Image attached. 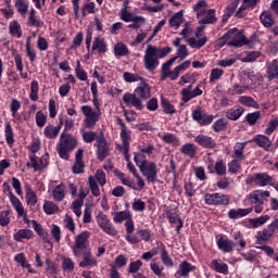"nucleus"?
Returning a JSON list of instances; mask_svg holds the SVG:
<instances>
[{"instance_id": "nucleus-1", "label": "nucleus", "mask_w": 278, "mask_h": 278, "mask_svg": "<svg viewBox=\"0 0 278 278\" xmlns=\"http://www.w3.org/2000/svg\"><path fill=\"white\" fill-rule=\"evenodd\" d=\"M116 124L119 125L121 127V132H119V137L122 140V144L117 143L116 144V149H118V151H122V153H124V157L126 160L127 163V168L128 170H130L134 175V177L138 176V169H136V166H134V163H131V161H129V142H131V130H129V128H127V125H125L123 123V119L121 117H116Z\"/></svg>"}, {"instance_id": "nucleus-2", "label": "nucleus", "mask_w": 278, "mask_h": 278, "mask_svg": "<svg viewBox=\"0 0 278 278\" xmlns=\"http://www.w3.org/2000/svg\"><path fill=\"white\" fill-rule=\"evenodd\" d=\"M173 51L170 47L157 49V47L148 45L143 56L146 71L153 73L160 66V59L166 58Z\"/></svg>"}, {"instance_id": "nucleus-3", "label": "nucleus", "mask_w": 278, "mask_h": 278, "mask_svg": "<svg viewBox=\"0 0 278 278\" xmlns=\"http://www.w3.org/2000/svg\"><path fill=\"white\" fill-rule=\"evenodd\" d=\"M77 147V138L68 132H61L59 142L56 144V151L61 160H70L71 152L75 151Z\"/></svg>"}, {"instance_id": "nucleus-4", "label": "nucleus", "mask_w": 278, "mask_h": 278, "mask_svg": "<svg viewBox=\"0 0 278 278\" xmlns=\"http://www.w3.org/2000/svg\"><path fill=\"white\" fill-rule=\"evenodd\" d=\"M225 45H228V47H235L236 49L240 47H244V45L249 43V40L238 28H232L228 30L222 39Z\"/></svg>"}, {"instance_id": "nucleus-5", "label": "nucleus", "mask_w": 278, "mask_h": 278, "mask_svg": "<svg viewBox=\"0 0 278 278\" xmlns=\"http://www.w3.org/2000/svg\"><path fill=\"white\" fill-rule=\"evenodd\" d=\"M3 188H4L3 192L4 194H7V197H9L10 202L12 203V206L17 213V216H21L24 223L26 225H29L30 223L29 217H27V213L25 212V207L23 206V203L21 202V200H18V198L14 195V193L12 192V188L9 185L3 184Z\"/></svg>"}, {"instance_id": "nucleus-6", "label": "nucleus", "mask_w": 278, "mask_h": 278, "mask_svg": "<svg viewBox=\"0 0 278 278\" xmlns=\"http://www.w3.org/2000/svg\"><path fill=\"white\" fill-rule=\"evenodd\" d=\"M80 111L85 116L83 123L86 129H94L97 123H99V119L101 118V112L94 111L90 105H83Z\"/></svg>"}, {"instance_id": "nucleus-7", "label": "nucleus", "mask_w": 278, "mask_h": 278, "mask_svg": "<svg viewBox=\"0 0 278 278\" xmlns=\"http://www.w3.org/2000/svg\"><path fill=\"white\" fill-rule=\"evenodd\" d=\"M105 184H108V180L105 179V172L102 169H98L94 176L88 177V186L93 197H101V189H99V186H105Z\"/></svg>"}, {"instance_id": "nucleus-8", "label": "nucleus", "mask_w": 278, "mask_h": 278, "mask_svg": "<svg viewBox=\"0 0 278 278\" xmlns=\"http://www.w3.org/2000/svg\"><path fill=\"white\" fill-rule=\"evenodd\" d=\"M204 203L206 205H227L229 203V195L223 193H206L204 195Z\"/></svg>"}, {"instance_id": "nucleus-9", "label": "nucleus", "mask_w": 278, "mask_h": 278, "mask_svg": "<svg viewBox=\"0 0 278 278\" xmlns=\"http://www.w3.org/2000/svg\"><path fill=\"white\" fill-rule=\"evenodd\" d=\"M97 223L104 233H108L109 236H116V233H118L116 228H114V225H112V222L108 218V215L103 213L98 214Z\"/></svg>"}, {"instance_id": "nucleus-10", "label": "nucleus", "mask_w": 278, "mask_h": 278, "mask_svg": "<svg viewBox=\"0 0 278 278\" xmlns=\"http://www.w3.org/2000/svg\"><path fill=\"white\" fill-rule=\"evenodd\" d=\"M141 174L146 177L148 184H155L157 181V164L149 162L140 169Z\"/></svg>"}, {"instance_id": "nucleus-11", "label": "nucleus", "mask_w": 278, "mask_h": 278, "mask_svg": "<svg viewBox=\"0 0 278 278\" xmlns=\"http://www.w3.org/2000/svg\"><path fill=\"white\" fill-rule=\"evenodd\" d=\"M125 228H126V235H125V240L129 244H140L142 242V239L140 238V235L136 231V225H134V220H129L125 223Z\"/></svg>"}, {"instance_id": "nucleus-12", "label": "nucleus", "mask_w": 278, "mask_h": 278, "mask_svg": "<svg viewBox=\"0 0 278 278\" xmlns=\"http://www.w3.org/2000/svg\"><path fill=\"white\" fill-rule=\"evenodd\" d=\"M123 101L127 108H136V110H144V104H142V100L135 92H126L123 96Z\"/></svg>"}, {"instance_id": "nucleus-13", "label": "nucleus", "mask_w": 278, "mask_h": 278, "mask_svg": "<svg viewBox=\"0 0 278 278\" xmlns=\"http://www.w3.org/2000/svg\"><path fill=\"white\" fill-rule=\"evenodd\" d=\"M270 197V191L255 190L249 194L252 205H264V201Z\"/></svg>"}, {"instance_id": "nucleus-14", "label": "nucleus", "mask_w": 278, "mask_h": 278, "mask_svg": "<svg viewBox=\"0 0 278 278\" xmlns=\"http://www.w3.org/2000/svg\"><path fill=\"white\" fill-rule=\"evenodd\" d=\"M84 168H86V164L84 163V149H78L75 154V162L72 166V172L74 175H81V173H84Z\"/></svg>"}, {"instance_id": "nucleus-15", "label": "nucleus", "mask_w": 278, "mask_h": 278, "mask_svg": "<svg viewBox=\"0 0 278 278\" xmlns=\"http://www.w3.org/2000/svg\"><path fill=\"white\" fill-rule=\"evenodd\" d=\"M252 181L255 186L264 188L266 186H273V177L267 173H256L253 175Z\"/></svg>"}, {"instance_id": "nucleus-16", "label": "nucleus", "mask_w": 278, "mask_h": 278, "mask_svg": "<svg viewBox=\"0 0 278 278\" xmlns=\"http://www.w3.org/2000/svg\"><path fill=\"white\" fill-rule=\"evenodd\" d=\"M194 142L202 147V149H216V140L204 134L195 136Z\"/></svg>"}, {"instance_id": "nucleus-17", "label": "nucleus", "mask_w": 278, "mask_h": 278, "mask_svg": "<svg viewBox=\"0 0 278 278\" xmlns=\"http://www.w3.org/2000/svg\"><path fill=\"white\" fill-rule=\"evenodd\" d=\"M94 147H97L98 160L103 162V160L110 155V147H108V141H105V139H98Z\"/></svg>"}, {"instance_id": "nucleus-18", "label": "nucleus", "mask_w": 278, "mask_h": 278, "mask_svg": "<svg viewBox=\"0 0 278 278\" xmlns=\"http://www.w3.org/2000/svg\"><path fill=\"white\" fill-rule=\"evenodd\" d=\"M166 218L169 220L170 225H177L176 226V232L181 233V228L184 227V222L181 218H179V215H177V210H169L166 212Z\"/></svg>"}, {"instance_id": "nucleus-19", "label": "nucleus", "mask_w": 278, "mask_h": 278, "mask_svg": "<svg viewBox=\"0 0 278 278\" xmlns=\"http://www.w3.org/2000/svg\"><path fill=\"white\" fill-rule=\"evenodd\" d=\"M134 93L137 94L140 101H147V99H151V87L147 83H141Z\"/></svg>"}, {"instance_id": "nucleus-20", "label": "nucleus", "mask_w": 278, "mask_h": 278, "mask_svg": "<svg viewBox=\"0 0 278 278\" xmlns=\"http://www.w3.org/2000/svg\"><path fill=\"white\" fill-rule=\"evenodd\" d=\"M194 270H197L195 266L191 265L188 261H182L178 266L176 275L187 278L189 277L190 273H194Z\"/></svg>"}, {"instance_id": "nucleus-21", "label": "nucleus", "mask_w": 278, "mask_h": 278, "mask_svg": "<svg viewBox=\"0 0 278 278\" xmlns=\"http://www.w3.org/2000/svg\"><path fill=\"white\" fill-rule=\"evenodd\" d=\"M66 198V185L60 184L52 189V199L55 203H62Z\"/></svg>"}, {"instance_id": "nucleus-22", "label": "nucleus", "mask_w": 278, "mask_h": 278, "mask_svg": "<svg viewBox=\"0 0 278 278\" xmlns=\"http://www.w3.org/2000/svg\"><path fill=\"white\" fill-rule=\"evenodd\" d=\"M204 17L199 22L200 25H216L218 17H216V10L208 9L205 11Z\"/></svg>"}, {"instance_id": "nucleus-23", "label": "nucleus", "mask_w": 278, "mask_h": 278, "mask_svg": "<svg viewBox=\"0 0 278 278\" xmlns=\"http://www.w3.org/2000/svg\"><path fill=\"white\" fill-rule=\"evenodd\" d=\"M274 236L268 228H263L256 233V244H268Z\"/></svg>"}, {"instance_id": "nucleus-24", "label": "nucleus", "mask_w": 278, "mask_h": 278, "mask_svg": "<svg viewBox=\"0 0 278 278\" xmlns=\"http://www.w3.org/2000/svg\"><path fill=\"white\" fill-rule=\"evenodd\" d=\"M253 212V208H231L228 212V218L230 220H238V218H244V216H249Z\"/></svg>"}, {"instance_id": "nucleus-25", "label": "nucleus", "mask_w": 278, "mask_h": 278, "mask_svg": "<svg viewBox=\"0 0 278 278\" xmlns=\"http://www.w3.org/2000/svg\"><path fill=\"white\" fill-rule=\"evenodd\" d=\"M210 268L220 275H229V265L227 263H219L216 258L211 261Z\"/></svg>"}, {"instance_id": "nucleus-26", "label": "nucleus", "mask_w": 278, "mask_h": 278, "mask_svg": "<svg viewBox=\"0 0 278 278\" xmlns=\"http://www.w3.org/2000/svg\"><path fill=\"white\" fill-rule=\"evenodd\" d=\"M25 191H26V195H25L26 205H28L29 207L36 206V203H38V195L34 191V189H31V186L26 185Z\"/></svg>"}, {"instance_id": "nucleus-27", "label": "nucleus", "mask_w": 278, "mask_h": 278, "mask_svg": "<svg viewBox=\"0 0 278 278\" xmlns=\"http://www.w3.org/2000/svg\"><path fill=\"white\" fill-rule=\"evenodd\" d=\"M244 114V108L237 105L226 112L228 121H238Z\"/></svg>"}, {"instance_id": "nucleus-28", "label": "nucleus", "mask_w": 278, "mask_h": 278, "mask_svg": "<svg viewBox=\"0 0 278 278\" xmlns=\"http://www.w3.org/2000/svg\"><path fill=\"white\" fill-rule=\"evenodd\" d=\"M14 262L20 264V266L22 268H27V270H28V273H30V275H36V269L31 268V264H29V262H27L25 254H23V253L16 254L14 256Z\"/></svg>"}, {"instance_id": "nucleus-29", "label": "nucleus", "mask_w": 278, "mask_h": 278, "mask_svg": "<svg viewBox=\"0 0 278 278\" xmlns=\"http://www.w3.org/2000/svg\"><path fill=\"white\" fill-rule=\"evenodd\" d=\"M270 220V215H262L256 218H250L249 225L251 229H258V227H264Z\"/></svg>"}, {"instance_id": "nucleus-30", "label": "nucleus", "mask_w": 278, "mask_h": 278, "mask_svg": "<svg viewBox=\"0 0 278 278\" xmlns=\"http://www.w3.org/2000/svg\"><path fill=\"white\" fill-rule=\"evenodd\" d=\"M258 1L260 0H242V5L236 12L237 18H244V14H242V12L249 10V8L253 10V8L257 5Z\"/></svg>"}, {"instance_id": "nucleus-31", "label": "nucleus", "mask_w": 278, "mask_h": 278, "mask_svg": "<svg viewBox=\"0 0 278 278\" xmlns=\"http://www.w3.org/2000/svg\"><path fill=\"white\" fill-rule=\"evenodd\" d=\"M240 5V0H231L228 7L225 9V13L223 15V23H227L229 18L233 15V12H236V9Z\"/></svg>"}, {"instance_id": "nucleus-32", "label": "nucleus", "mask_w": 278, "mask_h": 278, "mask_svg": "<svg viewBox=\"0 0 278 278\" xmlns=\"http://www.w3.org/2000/svg\"><path fill=\"white\" fill-rule=\"evenodd\" d=\"M260 21L264 27H267V29H270V27L275 25V17L270 11L262 12L260 15Z\"/></svg>"}, {"instance_id": "nucleus-33", "label": "nucleus", "mask_w": 278, "mask_h": 278, "mask_svg": "<svg viewBox=\"0 0 278 278\" xmlns=\"http://www.w3.org/2000/svg\"><path fill=\"white\" fill-rule=\"evenodd\" d=\"M34 238V231L29 229H20L13 235L15 242H23V240H31Z\"/></svg>"}, {"instance_id": "nucleus-34", "label": "nucleus", "mask_w": 278, "mask_h": 278, "mask_svg": "<svg viewBox=\"0 0 278 278\" xmlns=\"http://www.w3.org/2000/svg\"><path fill=\"white\" fill-rule=\"evenodd\" d=\"M92 51H97V53H108V43H105V39L101 37H96L92 45Z\"/></svg>"}, {"instance_id": "nucleus-35", "label": "nucleus", "mask_w": 278, "mask_h": 278, "mask_svg": "<svg viewBox=\"0 0 278 278\" xmlns=\"http://www.w3.org/2000/svg\"><path fill=\"white\" fill-rule=\"evenodd\" d=\"M267 79L268 81H273V79H278V61L273 60L267 65Z\"/></svg>"}, {"instance_id": "nucleus-36", "label": "nucleus", "mask_w": 278, "mask_h": 278, "mask_svg": "<svg viewBox=\"0 0 278 278\" xmlns=\"http://www.w3.org/2000/svg\"><path fill=\"white\" fill-rule=\"evenodd\" d=\"M217 247L224 253H231L233 251V241L222 237L217 240Z\"/></svg>"}, {"instance_id": "nucleus-37", "label": "nucleus", "mask_w": 278, "mask_h": 278, "mask_svg": "<svg viewBox=\"0 0 278 278\" xmlns=\"http://www.w3.org/2000/svg\"><path fill=\"white\" fill-rule=\"evenodd\" d=\"M247 147V142H237L233 147L232 157L233 160H239L242 162L244 160V148Z\"/></svg>"}, {"instance_id": "nucleus-38", "label": "nucleus", "mask_w": 278, "mask_h": 278, "mask_svg": "<svg viewBox=\"0 0 278 278\" xmlns=\"http://www.w3.org/2000/svg\"><path fill=\"white\" fill-rule=\"evenodd\" d=\"M207 2L205 0H199L194 5H193V11L195 12L197 18H201L205 16V12H207Z\"/></svg>"}, {"instance_id": "nucleus-39", "label": "nucleus", "mask_w": 278, "mask_h": 278, "mask_svg": "<svg viewBox=\"0 0 278 278\" xmlns=\"http://www.w3.org/2000/svg\"><path fill=\"white\" fill-rule=\"evenodd\" d=\"M43 212L47 214V216H51L60 212V206H58V204H55L53 201L46 200L43 202Z\"/></svg>"}, {"instance_id": "nucleus-40", "label": "nucleus", "mask_w": 278, "mask_h": 278, "mask_svg": "<svg viewBox=\"0 0 278 278\" xmlns=\"http://www.w3.org/2000/svg\"><path fill=\"white\" fill-rule=\"evenodd\" d=\"M252 142H255L258 147H262L263 149H266L267 151L270 149V139L264 135H256Z\"/></svg>"}, {"instance_id": "nucleus-41", "label": "nucleus", "mask_w": 278, "mask_h": 278, "mask_svg": "<svg viewBox=\"0 0 278 278\" xmlns=\"http://www.w3.org/2000/svg\"><path fill=\"white\" fill-rule=\"evenodd\" d=\"M115 58H125L129 53V48L123 42H117L113 48Z\"/></svg>"}, {"instance_id": "nucleus-42", "label": "nucleus", "mask_w": 278, "mask_h": 278, "mask_svg": "<svg viewBox=\"0 0 278 278\" xmlns=\"http://www.w3.org/2000/svg\"><path fill=\"white\" fill-rule=\"evenodd\" d=\"M211 173H216L219 177H225L227 175V164L223 159H218L215 162L214 170H211Z\"/></svg>"}, {"instance_id": "nucleus-43", "label": "nucleus", "mask_w": 278, "mask_h": 278, "mask_svg": "<svg viewBox=\"0 0 278 278\" xmlns=\"http://www.w3.org/2000/svg\"><path fill=\"white\" fill-rule=\"evenodd\" d=\"M181 23H184V11L175 13L169 18V27H173L174 29H179V27H181Z\"/></svg>"}, {"instance_id": "nucleus-44", "label": "nucleus", "mask_w": 278, "mask_h": 278, "mask_svg": "<svg viewBox=\"0 0 278 278\" xmlns=\"http://www.w3.org/2000/svg\"><path fill=\"white\" fill-rule=\"evenodd\" d=\"M60 135V127H55L53 125H48L43 129V136L49 138L50 140H55Z\"/></svg>"}, {"instance_id": "nucleus-45", "label": "nucleus", "mask_w": 278, "mask_h": 278, "mask_svg": "<svg viewBox=\"0 0 278 278\" xmlns=\"http://www.w3.org/2000/svg\"><path fill=\"white\" fill-rule=\"evenodd\" d=\"M161 262L166 268H173L175 266V262H173V257L168 254V250L166 248H162L161 250Z\"/></svg>"}, {"instance_id": "nucleus-46", "label": "nucleus", "mask_w": 278, "mask_h": 278, "mask_svg": "<svg viewBox=\"0 0 278 278\" xmlns=\"http://www.w3.org/2000/svg\"><path fill=\"white\" fill-rule=\"evenodd\" d=\"M239 103H241V105H245V108H254V110H260V104L257 101L249 96L239 97Z\"/></svg>"}, {"instance_id": "nucleus-47", "label": "nucleus", "mask_w": 278, "mask_h": 278, "mask_svg": "<svg viewBox=\"0 0 278 278\" xmlns=\"http://www.w3.org/2000/svg\"><path fill=\"white\" fill-rule=\"evenodd\" d=\"M97 258L92 257V252L85 254L83 261L79 263L80 268H88V266H97Z\"/></svg>"}, {"instance_id": "nucleus-48", "label": "nucleus", "mask_w": 278, "mask_h": 278, "mask_svg": "<svg viewBox=\"0 0 278 278\" xmlns=\"http://www.w3.org/2000/svg\"><path fill=\"white\" fill-rule=\"evenodd\" d=\"M113 220L114 223H123L124 220H126V223H129V220H134V219L131 218V212L121 211L115 213Z\"/></svg>"}, {"instance_id": "nucleus-49", "label": "nucleus", "mask_w": 278, "mask_h": 278, "mask_svg": "<svg viewBox=\"0 0 278 278\" xmlns=\"http://www.w3.org/2000/svg\"><path fill=\"white\" fill-rule=\"evenodd\" d=\"M4 136L7 144L9 147H12L14 144V129L12 128V125H10V123L5 124Z\"/></svg>"}, {"instance_id": "nucleus-50", "label": "nucleus", "mask_w": 278, "mask_h": 278, "mask_svg": "<svg viewBox=\"0 0 278 278\" xmlns=\"http://www.w3.org/2000/svg\"><path fill=\"white\" fill-rule=\"evenodd\" d=\"M121 20L125 23H131V21H142V16L135 15L134 13L127 11V9H123Z\"/></svg>"}, {"instance_id": "nucleus-51", "label": "nucleus", "mask_w": 278, "mask_h": 278, "mask_svg": "<svg viewBox=\"0 0 278 278\" xmlns=\"http://www.w3.org/2000/svg\"><path fill=\"white\" fill-rule=\"evenodd\" d=\"M188 43L192 49H202L207 43V37H202L197 40V38L191 37L188 39Z\"/></svg>"}, {"instance_id": "nucleus-52", "label": "nucleus", "mask_w": 278, "mask_h": 278, "mask_svg": "<svg viewBox=\"0 0 278 278\" xmlns=\"http://www.w3.org/2000/svg\"><path fill=\"white\" fill-rule=\"evenodd\" d=\"M73 253L75 257H84V255H88V253H91L90 245H74Z\"/></svg>"}, {"instance_id": "nucleus-53", "label": "nucleus", "mask_w": 278, "mask_h": 278, "mask_svg": "<svg viewBox=\"0 0 278 278\" xmlns=\"http://www.w3.org/2000/svg\"><path fill=\"white\" fill-rule=\"evenodd\" d=\"M180 152L188 157H194L197 155V146L193 143H186L180 148Z\"/></svg>"}, {"instance_id": "nucleus-54", "label": "nucleus", "mask_w": 278, "mask_h": 278, "mask_svg": "<svg viewBox=\"0 0 278 278\" xmlns=\"http://www.w3.org/2000/svg\"><path fill=\"white\" fill-rule=\"evenodd\" d=\"M9 31L11 36H16V38L23 37V31L21 30V24L17 21H12L9 24Z\"/></svg>"}, {"instance_id": "nucleus-55", "label": "nucleus", "mask_w": 278, "mask_h": 278, "mask_svg": "<svg viewBox=\"0 0 278 278\" xmlns=\"http://www.w3.org/2000/svg\"><path fill=\"white\" fill-rule=\"evenodd\" d=\"M88 238H90V231L80 232L79 235L76 236L74 245H89Z\"/></svg>"}, {"instance_id": "nucleus-56", "label": "nucleus", "mask_w": 278, "mask_h": 278, "mask_svg": "<svg viewBox=\"0 0 278 278\" xmlns=\"http://www.w3.org/2000/svg\"><path fill=\"white\" fill-rule=\"evenodd\" d=\"M134 162L136 166H138L139 170H141L147 164H149V161H147V155L143 153H135Z\"/></svg>"}, {"instance_id": "nucleus-57", "label": "nucleus", "mask_w": 278, "mask_h": 278, "mask_svg": "<svg viewBox=\"0 0 278 278\" xmlns=\"http://www.w3.org/2000/svg\"><path fill=\"white\" fill-rule=\"evenodd\" d=\"M46 270L50 277H55L58 275V265L51 261V258H46Z\"/></svg>"}, {"instance_id": "nucleus-58", "label": "nucleus", "mask_w": 278, "mask_h": 278, "mask_svg": "<svg viewBox=\"0 0 278 278\" xmlns=\"http://www.w3.org/2000/svg\"><path fill=\"white\" fill-rule=\"evenodd\" d=\"M15 8L21 16H25L29 11V3L25 2V0H17L15 2Z\"/></svg>"}, {"instance_id": "nucleus-59", "label": "nucleus", "mask_w": 278, "mask_h": 278, "mask_svg": "<svg viewBox=\"0 0 278 278\" xmlns=\"http://www.w3.org/2000/svg\"><path fill=\"white\" fill-rule=\"evenodd\" d=\"M240 160L233 159L228 163V173H231L232 175H236L240 173L242 165H240Z\"/></svg>"}, {"instance_id": "nucleus-60", "label": "nucleus", "mask_w": 278, "mask_h": 278, "mask_svg": "<svg viewBox=\"0 0 278 278\" xmlns=\"http://www.w3.org/2000/svg\"><path fill=\"white\" fill-rule=\"evenodd\" d=\"M150 270L156 276V277H166V274L164 273V266H160L157 263L152 262L150 263Z\"/></svg>"}, {"instance_id": "nucleus-61", "label": "nucleus", "mask_w": 278, "mask_h": 278, "mask_svg": "<svg viewBox=\"0 0 278 278\" xmlns=\"http://www.w3.org/2000/svg\"><path fill=\"white\" fill-rule=\"evenodd\" d=\"M39 90H40V87L38 85V80H33L30 84V93H29L30 101H38Z\"/></svg>"}, {"instance_id": "nucleus-62", "label": "nucleus", "mask_w": 278, "mask_h": 278, "mask_svg": "<svg viewBox=\"0 0 278 278\" xmlns=\"http://www.w3.org/2000/svg\"><path fill=\"white\" fill-rule=\"evenodd\" d=\"M226 128H227V119L225 118H219L215 121L213 124V131H215L216 134H219V131H225Z\"/></svg>"}, {"instance_id": "nucleus-63", "label": "nucleus", "mask_w": 278, "mask_h": 278, "mask_svg": "<svg viewBox=\"0 0 278 278\" xmlns=\"http://www.w3.org/2000/svg\"><path fill=\"white\" fill-rule=\"evenodd\" d=\"M261 116H262V113L260 111H255L253 113H249L245 116V121H247L248 125L253 127V125H255L257 123V119L261 118Z\"/></svg>"}, {"instance_id": "nucleus-64", "label": "nucleus", "mask_w": 278, "mask_h": 278, "mask_svg": "<svg viewBox=\"0 0 278 278\" xmlns=\"http://www.w3.org/2000/svg\"><path fill=\"white\" fill-rule=\"evenodd\" d=\"M278 127V117L273 118L268 122L267 127L265 129V135L270 136Z\"/></svg>"}]
</instances>
